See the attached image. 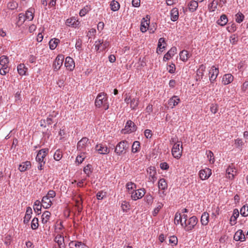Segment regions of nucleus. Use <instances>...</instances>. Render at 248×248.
<instances>
[{
    "instance_id": "obj_1",
    "label": "nucleus",
    "mask_w": 248,
    "mask_h": 248,
    "mask_svg": "<svg viewBox=\"0 0 248 248\" xmlns=\"http://www.w3.org/2000/svg\"><path fill=\"white\" fill-rule=\"evenodd\" d=\"M170 141L171 144H173L171 150V153L173 156L177 159L180 158L182 156L183 152L182 142L174 138L171 139Z\"/></svg>"
},
{
    "instance_id": "obj_2",
    "label": "nucleus",
    "mask_w": 248,
    "mask_h": 248,
    "mask_svg": "<svg viewBox=\"0 0 248 248\" xmlns=\"http://www.w3.org/2000/svg\"><path fill=\"white\" fill-rule=\"evenodd\" d=\"M95 105L98 108L103 107L105 110H107L109 108L107 94L104 93H99L95 99Z\"/></svg>"
},
{
    "instance_id": "obj_3",
    "label": "nucleus",
    "mask_w": 248,
    "mask_h": 248,
    "mask_svg": "<svg viewBox=\"0 0 248 248\" xmlns=\"http://www.w3.org/2000/svg\"><path fill=\"white\" fill-rule=\"evenodd\" d=\"M129 148L128 141L122 140L119 142L116 146L115 153L118 155L124 154Z\"/></svg>"
},
{
    "instance_id": "obj_4",
    "label": "nucleus",
    "mask_w": 248,
    "mask_h": 248,
    "mask_svg": "<svg viewBox=\"0 0 248 248\" xmlns=\"http://www.w3.org/2000/svg\"><path fill=\"white\" fill-rule=\"evenodd\" d=\"M198 220L196 216H192L190 217L186 221L185 223V225L182 226L184 228L186 232H190L192 231L195 226L198 223Z\"/></svg>"
},
{
    "instance_id": "obj_5",
    "label": "nucleus",
    "mask_w": 248,
    "mask_h": 248,
    "mask_svg": "<svg viewBox=\"0 0 248 248\" xmlns=\"http://www.w3.org/2000/svg\"><path fill=\"white\" fill-rule=\"evenodd\" d=\"M137 129V126L131 120H128L127 121L124 128L123 129L122 132L123 133H131L132 132H135Z\"/></svg>"
},
{
    "instance_id": "obj_6",
    "label": "nucleus",
    "mask_w": 248,
    "mask_h": 248,
    "mask_svg": "<svg viewBox=\"0 0 248 248\" xmlns=\"http://www.w3.org/2000/svg\"><path fill=\"white\" fill-rule=\"evenodd\" d=\"M64 56L62 54L58 55L54 61L53 64V70L55 71H58L62 66L64 61Z\"/></svg>"
},
{
    "instance_id": "obj_7",
    "label": "nucleus",
    "mask_w": 248,
    "mask_h": 248,
    "mask_svg": "<svg viewBox=\"0 0 248 248\" xmlns=\"http://www.w3.org/2000/svg\"><path fill=\"white\" fill-rule=\"evenodd\" d=\"M131 194V198L136 201L138 199H141L145 194V190L144 188H140L137 190H133L130 192Z\"/></svg>"
},
{
    "instance_id": "obj_8",
    "label": "nucleus",
    "mask_w": 248,
    "mask_h": 248,
    "mask_svg": "<svg viewBox=\"0 0 248 248\" xmlns=\"http://www.w3.org/2000/svg\"><path fill=\"white\" fill-rule=\"evenodd\" d=\"M48 153V149L44 148L39 150L36 157L37 162H45L44 159Z\"/></svg>"
},
{
    "instance_id": "obj_9",
    "label": "nucleus",
    "mask_w": 248,
    "mask_h": 248,
    "mask_svg": "<svg viewBox=\"0 0 248 248\" xmlns=\"http://www.w3.org/2000/svg\"><path fill=\"white\" fill-rule=\"evenodd\" d=\"M147 172L149 175V179L150 181L154 183L157 179L155 168L154 166H151L147 168Z\"/></svg>"
},
{
    "instance_id": "obj_10",
    "label": "nucleus",
    "mask_w": 248,
    "mask_h": 248,
    "mask_svg": "<svg viewBox=\"0 0 248 248\" xmlns=\"http://www.w3.org/2000/svg\"><path fill=\"white\" fill-rule=\"evenodd\" d=\"M219 73L218 69L216 68L215 66L211 67L209 72V79L211 83H213L216 80Z\"/></svg>"
},
{
    "instance_id": "obj_11",
    "label": "nucleus",
    "mask_w": 248,
    "mask_h": 248,
    "mask_svg": "<svg viewBox=\"0 0 248 248\" xmlns=\"http://www.w3.org/2000/svg\"><path fill=\"white\" fill-rule=\"evenodd\" d=\"M212 174V170L210 169L206 168L201 170L199 172L200 178L202 180L207 179Z\"/></svg>"
},
{
    "instance_id": "obj_12",
    "label": "nucleus",
    "mask_w": 248,
    "mask_h": 248,
    "mask_svg": "<svg viewBox=\"0 0 248 248\" xmlns=\"http://www.w3.org/2000/svg\"><path fill=\"white\" fill-rule=\"evenodd\" d=\"M64 65L66 69L70 71H72L75 67V63L74 60L69 56L66 57Z\"/></svg>"
},
{
    "instance_id": "obj_13",
    "label": "nucleus",
    "mask_w": 248,
    "mask_h": 248,
    "mask_svg": "<svg viewBox=\"0 0 248 248\" xmlns=\"http://www.w3.org/2000/svg\"><path fill=\"white\" fill-rule=\"evenodd\" d=\"M89 139L86 137L82 138L77 144V149L79 151L84 150L88 146Z\"/></svg>"
},
{
    "instance_id": "obj_14",
    "label": "nucleus",
    "mask_w": 248,
    "mask_h": 248,
    "mask_svg": "<svg viewBox=\"0 0 248 248\" xmlns=\"http://www.w3.org/2000/svg\"><path fill=\"white\" fill-rule=\"evenodd\" d=\"M95 148L100 154L106 155L109 152V149L106 145L102 144L96 145Z\"/></svg>"
},
{
    "instance_id": "obj_15",
    "label": "nucleus",
    "mask_w": 248,
    "mask_h": 248,
    "mask_svg": "<svg viewBox=\"0 0 248 248\" xmlns=\"http://www.w3.org/2000/svg\"><path fill=\"white\" fill-rule=\"evenodd\" d=\"M177 48L175 46L172 47L167 53H166L164 57L163 60V61H167L170 59V58L172 57L174 54L176 53Z\"/></svg>"
},
{
    "instance_id": "obj_16",
    "label": "nucleus",
    "mask_w": 248,
    "mask_h": 248,
    "mask_svg": "<svg viewBox=\"0 0 248 248\" xmlns=\"http://www.w3.org/2000/svg\"><path fill=\"white\" fill-rule=\"evenodd\" d=\"M233 239L236 241H244L246 240L245 235L242 230H238L234 234Z\"/></svg>"
},
{
    "instance_id": "obj_17",
    "label": "nucleus",
    "mask_w": 248,
    "mask_h": 248,
    "mask_svg": "<svg viewBox=\"0 0 248 248\" xmlns=\"http://www.w3.org/2000/svg\"><path fill=\"white\" fill-rule=\"evenodd\" d=\"M70 248H88V247L81 242L77 241H71L69 243Z\"/></svg>"
},
{
    "instance_id": "obj_18",
    "label": "nucleus",
    "mask_w": 248,
    "mask_h": 248,
    "mask_svg": "<svg viewBox=\"0 0 248 248\" xmlns=\"http://www.w3.org/2000/svg\"><path fill=\"white\" fill-rule=\"evenodd\" d=\"M78 20H76L75 17H71L66 20L65 24L66 26L76 28L79 24Z\"/></svg>"
},
{
    "instance_id": "obj_19",
    "label": "nucleus",
    "mask_w": 248,
    "mask_h": 248,
    "mask_svg": "<svg viewBox=\"0 0 248 248\" xmlns=\"http://www.w3.org/2000/svg\"><path fill=\"white\" fill-rule=\"evenodd\" d=\"M58 115V112L53 111L51 112L46 120L48 125L51 124L52 123L55 122L54 119Z\"/></svg>"
},
{
    "instance_id": "obj_20",
    "label": "nucleus",
    "mask_w": 248,
    "mask_h": 248,
    "mask_svg": "<svg viewBox=\"0 0 248 248\" xmlns=\"http://www.w3.org/2000/svg\"><path fill=\"white\" fill-rule=\"evenodd\" d=\"M180 100L177 96L174 95L168 101V104L171 108L177 106L180 102Z\"/></svg>"
},
{
    "instance_id": "obj_21",
    "label": "nucleus",
    "mask_w": 248,
    "mask_h": 248,
    "mask_svg": "<svg viewBox=\"0 0 248 248\" xmlns=\"http://www.w3.org/2000/svg\"><path fill=\"white\" fill-rule=\"evenodd\" d=\"M32 213V209L30 207H28L26 209V214L24 217L23 222L24 224H27L31 217Z\"/></svg>"
},
{
    "instance_id": "obj_22",
    "label": "nucleus",
    "mask_w": 248,
    "mask_h": 248,
    "mask_svg": "<svg viewBox=\"0 0 248 248\" xmlns=\"http://www.w3.org/2000/svg\"><path fill=\"white\" fill-rule=\"evenodd\" d=\"M239 216V212L237 209H234L233 211V214L230 218V223L232 226L236 224V220Z\"/></svg>"
},
{
    "instance_id": "obj_23",
    "label": "nucleus",
    "mask_w": 248,
    "mask_h": 248,
    "mask_svg": "<svg viewBox=\"0 0 248 248\" xmlns=\"http://www.w3.org/2000/svg\"><path fill=\"white\" fill-rule=\"evenodd\" d=\"M233 80V77L230 74H225L222 78V83L224 85H228Z\"/></svg>"
},
{
    "instance_id": "obj_24",
    "label": "nucleus",
    "mask_w": 248,
    "mask_h": 248,
    "mask_svg": "<svg viewBox=\"0 0 248 248\" xmlns=\"http://www.w3.org/2000/svg\"><path fill=\"white\" fill-rule=\"evenodd\" d=\"M31 166V163L30 161H25L22 162V164H20L18 167L19 170L21 172H24L29 169Z\"/></svg>"
},
{
    "instance_id": "obj_25",
    "label": "nucleus",
    "mask_w": 248,
    "mask_h": 248,
    "mask_svg": "<svg viewBox=\"0 0 248 248\" xmlns=\"http://www.w3.org/2000/svg\"><path fill=\"white\" fill-rule=\"evenodd\" d=\"M179 17V11L178 8H173L170 11V19L172 21H176Z\"/></svg>"
},
{
    "instance_id": "obj_26",
    "label": "nucleus",
    "mask_w": 248,
    "mask_h": 248,
    "mask_svg": "<svg viewBox=\"0 0 248 248\" xmlns=\"http://www.w3.org/2000/svg\"><path fill=\"white\" fill-rule=\"evenodd\" d=\"M149 20H145L144 18L142 19V20L141 22V26L140 28L141 32H145L146 31L149 26Z\"/></svg>"
},
{
    "instance_id": "obj_27",
    "label": "nucleus",
    "mask_w": 248,
    "mask_h": 248,
    "mask_svg": "<svg viewBox=\"0 0 248 248\" xmlns=\"http://www.w3.org/2000/svg\"><path fill=\"white\" fill-rule=\"evenodd\" d=\"M209 215L207 212H204L202 213L201 218V222L203 226H206L209 222Z\"/></svg>"
},
{
    "instance_id": "obj_28",
    "label": "nucleus",
    "mask_w": 248,
    "mask_h": 248,
    "mask_svg": "<svg viewBox=\"0 0 248 248\" xmlns=\"http://www.w3.org/2000/svg\"><path fill=\"white\" fill-rule=\"evenodd\" d=\"M52 204V202L50 199L47 197L44 196L43 197L42 200V206L46 208H49Z\"/></svg>"
},
{
    "instance_id": "obj_29",
    "label": "nucleus",
    "mask_w": 248,
    "mask_h": 248,
    "mask_svg": "<svg viewBox=\"0 0 248 248\" xmlns=\"http://www.w3.org/2000/svg\"><path fill=\"white\" fill-rule=\"evenodd\" d=\"M226 173L228 174V178L232 179L236 174V171L234 168L230 166L226 170Z\"/></svg>"
},
{
    "instance_id": "obj_30",
    "label": "nucleus",
    "mask_w": 248,
    "mask_h": 248,
    "mask_svg": "<svg viewBox=\"0 0 248 248\" xmlns=\"http://www.w3.org/2000/svg\"><path fill=\"white\" fill-rule=\"evenodd\" d=\"M18 74L20 76L26 75L28 68L26 67L23 63L19 64L17 67Z\"/></svg>"
},
{
    "instance_id": "obj_31",
    "label": "nucleus",
    "mask_w": 248,
    "mask_h": 248,
    "mask_svg": "<svg viewBox=\"0 0 248 248\" xmlns=\"http://www.w3.org/2000/svg\"><path fill=\"white\" fill-rule=\"evenodd\" d=\"M180 59L183 62L186 61L190 58V55L186 50H183L180 53Z\"/></svg>"
},
{
    "instance_id": "obj_32",
    "label": "nucleus",
    "mask_w": 248,
    "mask_h": 248,
    "mask_svg": "<svg viewBox=\"0 0 248 248\" xmlns=\"http://www.w3.org/2000/svg\"><path fill=\"white\" fill-rule=\"evenodd\" d=\"M34 9L32 8H29L26 12L25 15L26 20L31 21L34 17Z\"/></svg>"
},
{
    "instance_id": "obj_33",
    "label": "nucleus",
    "mask_w": 248,
    "mask_h": 248,
    "mask_svg": "<svg viewBox=\"0 0 248 248\" xmlns=\"http://www.w3.org/2000/svg\"><path fill=\"white\" fill-rule=\"evenodd\" d=\"M166 44L165 39L164 38H160L158 40L157 52L160 51L161 52H163V49L165 48Z\"/></svg>"
},
{
    "instance_id": "obj_34",
    "label": "nucleus",
    "mask_w": 248,
    "mask_h": 248,
    "mask_svg": "<svg viewBox=\"0 0 248 248\" xmlns=\"http://www.w3.org/2000/svg\"><path fill=\"white\" fill-rule=\"evenodd\" d=\"M9 58L7 56L2 55L0 57V65L1 67H8Z\"/></svg>"
},
{
    "instance_id": "obj_35",
    "label": "nucleus",
    "mask_w": 248,
    "mask_h": 248,
    "mask_svg": "<svg viewBox=\"0 0 248 248\" xmlns=\"http://www.w3.org/2000/svg\"><path fill=\"white\" fill-rule=\"evenodd\" d=\"M158 188L159 189L165 190L168 188V184L164 178L160 179L158 181Z\"/></svg>"
},
{
    "instance_id": "obj_36",
    "label": "nucleus",
    "mask_w": 248,
    "mask_h": 248,
    "mask_svg": "<svg viewBox=\"0 0 248 248\" xmlns=\"http://www.w3.org/2000/svg\"><path fill=\"white\" fill-rule=\"evenodd\" d=\"M227 16L225 15H222L220 18L217 21V23L221 26H225L228 22Z\"/></svg>"
},
{
    "instance_id": "obj_37",
    "label": "nucleus",
    "mask_w": 248,
    "mask_h": 248,
    "mask_svg": "<svg viewBox=\"0 0 248 248\" xmlns=\"http://www.w3.org/2000/svg\"><path fill=\"white\" fill-rule=\"evenodd\" d=\"M60 43V40L57 38L51 39L49 42V48L51 50H54Z\"/></svg>"
},
{
    "instance_id": "obj_38",
    "label": "nucleus",
    "mask_w": 248,
    "mask_h": 248,
    "mask_svg": "<svg viewBox=\"0 0 248 248\" xmlns=\"http://www.w3.org/2000/svg\"><path fill=\"white\" fill-rule=\"evenodd\" d=\"M140 142L139 141H135L132 146L131 152L136 153L140 151Z\"/></svg>"
},
{
    "instance_id": "obj_39",
    "label": "nucleus",
    "mask_w": 248,
    "mask_h": 248,
    "mask_svg": "<svg viewBox=\"0 0 248 248\" xmlns=\"http://www.w3.org/2000/svg\"><path fill=\"white\" fill-rule=\"evenodd\" d=\"M198 7V3L196 0H191L188 4L189 10L190 12L195 11Z\"/></svg>"
},
{
    "instance_id": "obj_40",
    "label": "nucleus",
    "mask_w": 248,
    "mask_h": 248,
    "mask_svg": "<svg viewBox=\"0 0 248 248\" xmlns=\"http://www.w3.org/2000/svg\"><path fill=\"white\" fill-rule=\"evenodd\" d=\"M174 223L176 224L181 223V226H184L182 220V216L181 213L177 212L175 215Z\"/></svg>"
},
{
    "instance_id": "obj_41",
    "label": "nucleus",
    "mask_w": 248,
    "mask_h": 248,
    "mask_svg": "<svg viewBox=\"0 0 248 248\" xmlns=\"http://www.w3.org/2000/svg\"><path fill=\"white\" fill-rule=\"evenodd\" d=\"M110 9L113 11H117L120 9L119 3L114 0H112L110 3Z\"/></svg>"
},
{
    "instance_id": "obj_42",
    "label": "nucleus",
    "mask_w": 248,
    "mask_h": 248,
    "mask_svg": "<svg viewBox=\"0 0 248 248\" xmlns=\"http://www.w3.org/2000/svg\"><path fill=\"white\" fill-rule=\"evenodd\" d=\"M63 155L62 152L60 149H58L54 154V159L56 161H59L61 159Z\"/></svg>"
},
{
    "instance_id": "obj_43",
    "label": "nucleus",
    "mask_w": 248,
    "mask_h": 248,
    "mask_svg": "<svg viewBox=\"0 0 248 248\" xmlns=\"http://www.w3.org/2000/svg\"><path fill=\"white\" fill-rule=\"evenodd\" d=\"M83 171L87 175V177H90L93 171L92 166L90 164H88L84 168Z\"/></svg>"
},
{
    "instance_id": "obj_44",
    "label": "nucleus",
    "mask_w": 248,
    "mask_h": 248,
    "mask_svg": "<svg viewBox=\"0 0 248 248\" xmlns=\"http://www.w3.org/2000/svg\"><path fill=\"white\" fill-rule=\"evenodd\" d=\"M129 206L130 205L128 202L125 201H122L121 207L123 212H127L129 209Z\"/></svg>"
},
{
    "instance_id": "obj_45",
    "label": "nucleus",
    "mask_w": 248,
    "mask_h": 248,
    "mask_svg": "<svg viewBox=\"0 0 248 248\" xmlns=\"http://www.w3.org/2000/svg\"><path fill=\"white\" fill-rule=\"evenodd\" d=\"M139 99L136 98H134L132 99L130 101V108L134 109L136 108L138 106L139 104Z\"/></svg>"
},
{
    "instance_id": "obj_46",
    "label": "nucleus",
    "mask_w": 248,
    "mask_h": 248,
    "mask_svg": "<svg viewBox=\"0 0 248 248\" xmlns=\"http://www.w3.org/2000/svg\"><path fill=\"white\" fill-rule=\"evenodd\" d=\"M144 200L148 205H151L153 202L154 198L150 194L148 193L145 196Z\"/></svg>"
},
{
    "instance_id": "obj_47",
    "label": "nucleus",
    "mask_w": 248,
    "mask_h": 248,
    "mask_svg": "<svg viewBox=\"0 0 248 248\" xmlns=\"http://www.w3.org/2000/svg\"><path fill=\"white\" fill-rule=\"evenodd\" d=\"M218 2L217 0H214L211 3L208 5V8L210 11H214L217 8Z\"/></svg>"
},
{
    "instance_id": "obj_48",
    "label": "nucleus",
    "mask_w": 248,
    "mask_h": 248,
    "mask_svg": "<svg viewBox=\"0 0 248 248\" xmlns=\"http://www.w3.org/2000/svg\"><path fill=\"white\" fill-rule=\"evenodd\" d=\"M240 213L243 217H247L248 216V206L245 205H243L241 208Z\"/></svg>"
},
{
    "instance_id": "obj_49",
    "label": "nucleus",
    "mask_w": 248,
    "mask_h": 248,
    "mask_svg": "<svg viewBox=\"0 0 248 248\" xmlns=\"http://www.w3.org/2000/svg\"><path fill=\"white\" fill-rule=\"evenodd\" d=\"M39 226L38 219L36 217H34L32 220L31 223V228L32 230H36L38 228Z\"/></svg>"
},
{
    "instance_id": "obj_50",
    "label": "nucleus",
    "mask_w": 248,
    "mask_h": 248,
    "mask_svg": "<svg viewBox=\"0 0 248 248\" xmlns=\"http://www.w3.org/2000/svg\"><path fill=\"white\" fill-rule=\"evenodd\" d=\"M42 204L40 205V202L39 201L37 200L35 202L33 206V209L35 212H38L41 210Z\"/></svg>"
},
{
    "instance_id": "obj_51",
    "label": "nucleus",
    "mask_w": 248,
    "mask_h": 248,
    "mask_svg": "<svg viewBox=\"0 0 248 248\" xmlns=\"http://www.w3.org/2000/svg\"><path fill=\"white\" fill-rule=\"evenodd\" d=\"M54 241L58 244V245H62L64 242V238L61 235H58L55 237Z\"/></svg>"
},
{
    "instance_id": "obj_52",
    "label": "nucleus",
    "mask_w": 248,
    "mask_h": 248,
    "mask_svg": "<svg viewBox=\"0 0 248 248\" xmlns=\"http://www.w3.org/2000/svg\"><path fill=\"white\" fill-rule=\"evenodd\" d=\"M236 148H242L244 145V142L241 139L237 138L234 140Z\"/></svg>"
},
{
    "instance_id": "obj_53",
    "label": "nucleus",
    "mask_w": 248,
    "mask_h": 248,
    "mask_svg": "<svg viewBox=\"0 0 248 248\" xmlns=\"http://www.w3.org/2000/svg\"><path fill=\"white\" fill-rule=\"evenodd\" d=\"M235 21L239 23L242 22L244 18V16L241 13H238L235 15Z\"/></svg>"
},
{
    "instance_id": "obj_54",
    "label": "nucleus",
    "mask_w": 248,
    "mask_h": 248,
    "mask_svg": "<svg viewBox=\"0 0 248 248\" xmlns=\"http://www.w3.org/2000/svg\"><path fill=\"white\" fill-rule=\"evenodd\" d=\"M90 10V8L87 6L82 8L79 12V16H83L87 14Z\"/></svg>"
},
{
    "instance_id": "obj_55",
    "label": "nucleus",
    "mask_w": 248,
    "mask_h": 248,
    "mask_svg": "<svg viewBox=\"0 0 248 248\" xmlns=\"http://www.w3.org/2000/svg\"><path fill=\"white\" fill-rule=\"evenodd\" d=\"M169 243L172 245H176L178 243V239L176 236L174 235L171 236L169 239Z\"/></svg>"
},
{
    "instance_id": "obj_56",
    "label": "nucleus",
    "mask_w": 248,
    "mask_h": 248,
    "mask_svg": "<svg viewBox=\"0 0 248 248\" xmlns=\"http://www.w3.org/2000/svg\"><path fill=\"white\" fill-rule=\"evenodd\" d=\"M218 106L217 104H212L210 106V110L214 114H215L218 111Z\"/></svg>"
},
{
    "instance_id": "obj_57",
    "label": "nucleus",
    "mask_w": 248,
    "mask_h": 248,
    "mask_svg": "<svg viewBox=\"0 0 248 248\" xmlns=\"http://www.w3.org/2000/svg\"><path fill=\"white\" fill-rule=\"evenodd\" d=\"M7 7L10 9L14 10L17 8V3L15 1L9 2L7 4Z\"/></svg>"
},
{
    "instance_id": "obj_58",
    "label": "nucleus",
    "mask_w": 248,
    "mask_h": 248,
    "mask_svg": "<svg viewBox=\"0 0 248 248\" xmlns=\"http://www.w3.org/2000/svg\"><path fill=\"white\" fill-rule=\"evenodd\" d=\"M162 206L163 204L161 203H159V204L153 211V216L154 217L156 216Z\"/></svg>"
},
{
    "instance_id": "obj_59",
    "label": "nucleus",
    "mask_w": 248,
    "mask_h": 248,
    "mask_svg": "<svg viewBox=\"0 0 248 248\" xmlns=\"http://www.w3.org/2000/svg\"><path fill=\"white\" fill-rule=\"evenodd\" d=\"M126 187L128 190H134V189L136 188V185L132 182H129L126 184Z\"/></svg>"
},
{
    "instance_id": "obj_60",
    "label": "nucleus",
    "mask_w": 248,
    "mask_h": 248,
    "mask_svg": "<svg viewBox=\"0 0 248 248\" xmlns=\"http://www.w3.org/2000/svg\"><path fill=\"white\" fill-rule=\"evenodd\" d=\"M75 46L77 49L78 50H81L82 47V40L80 38H78L76 41Z\"/></svg>"
},
{
    "instance_id": "obj_61",
    "label": "nucleus",
    "mask_w": 248,
    "mask_h": 248,
    "mask_svg": "<svg viewBox=\"0 0 248 248\" xmlns=\"http://www.w3.org/2000/svg\"><path fill=\"white\" fill-rule=\"evenodd\" d=\"M51 216V213L49 211H45L42 215V217L49 221Z\"/></svg>"
},
{
    "instance_id": "obj_62",
    "label": "nucleus",
    "mask_w": 248,
    "mask_h": 248,
    "mask_svg": "<svg viewBox=\"0 0 248 248\" xmlns=\"http://www.w3.org/2000/svg\"><path fill=\"white\" fill-rule=\"evenodd\" d=\"M8 67H1L0 69V74L1 75H5L7 73L9 72Z\"/></svg>"
},
{
    "instance_id": "obj_63",
    "label": "nucleus",
    "mask_w": 248,
    "mask_h": 248,
    "mask_svg": "<svg viewBox=\"0 0 248 248\" xmlns=\"http://www.w3.org/2000/svg\"><path fill=\"white\" fill-rule=\"evenodd\" d=\"M248 89V81H245L241 87V92L245 93Z\"/></svg>"
},
{
    "instance_id": "obj_64",
    "label": "nucleus",
    "mask_w": 248,
    "mask_h": 248,
    "mask_svg": "<svg viewBox=\"0 0 248 248\" xmlns=\"http://www.w3.org/2000/svg\"><path fill=\"white\" fill-rule=\"evenodd\" d=\"M230 41L232 45L235 44L238 41L237 36L235 34H233L230 37Z\"/></svg>"
}]
</instances>
